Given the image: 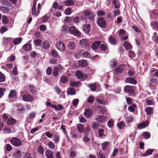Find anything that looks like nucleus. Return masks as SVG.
Wrapping results in <instances>:
<instances>
[{"label":"nucleus","instance_id":"nucleus-1","mask_svg":"<svg viewBox=\"0 0 158 158\" xmlns=\"http://www.w3.org/2000/svg\"><path fill=\"white\" fill-rule=\"evenodd\" d=\"M84 15L87 16V18L89 19L91 23H94L95 14L92 11L89 10H85L83 12Z\"/></svg>","mask_w":158,"mask_h":158},{"label":"nucleus","instance_id":"nucleus-2","mask_svg":"<svg viewBox=\"0 0 158 158\" xmlns=\"http://www.w3.org/2000/svg\"><path fill=\"white\" fill-rule=\"evenodd\" d=\"M56 47L60 52H64L66 49V46L62 41H60L57 43L56 45Z\"/></svg>","mask_w":158,"mask_h":158},{"label":"nucleus","instance_id":"nucleus-3","mask_svg":"<svg viewBox=\"0 0 158 158\" xmlns=\"http://www.w3.org/2000/svg\"><path fill=\"white\" fill-rule=\"evenodd\" d=\"M11 143L14 146L18 147L21 145V141L18 138L12 137L11 139Z\"/></svg>","mask_w":158,"mask_h":158},{"label":"nucleus","instance_id":"nucleus-4","mask_svg":"<svg viewBox=\"0 0 158 158\" xmlns=\"http://www.w3.org/2000/svg\"><path fill=\"white\" fill-rule=\"evenodd\" d=\"M21 97H22L23 100L26 102H31L33 99V97L29 94L21 95Z\"/></svg>","mask_w":158,"mask_h":158},{"label":"nucleus","instance_id":"nucleus-5","mask_svg":"<svg viewBox=\"0 0 158 158\" xmlns=\"http://www.w3.org/2000/svg\"><path fill=\"white\" fill-rule=\"evenodd\" d=\"M97 23L101 27L104 28L106 27V24L104 19L102 18H99L97 21Z\"/></svg>","mask_w":158,"mask_h":158},{"label":"nucleus","instance_id":"nucleus-6","mask_svg":"<svg viewBox=\"0 0 158 158\" xmlns=\"http://www.w3.org/2000/svg\"><path fill=\"white\" fill-rule=\"evenodd\" d=\"M80 44L82 47L88 48L89 46V40L85 39L81 40L80 41Z\"/></svg>","mask_w":158,"mask_h":158},{"label":"nucleus","instance_id":"nucleus-7","mask_svg":"<svg viewBox=\"0 0 158 158\" xmlns=\"http://www.w3.org/2000/svg\"><path fill=\"white\" fill-rule=\"evenodd\" d=\"M69 32L72 34L77 36L78 34V31L74 26H71L69 29Z\"/></svg>","mask_w":158,"mask_h":158},{"label":"nucleus","instance_id":"nucleus-8","mask_svg":"<svg viewBox=\"0 0 158 158\" xmlns=\"http://www.w3.org/2000/svg\"><path fill=\"white\" fill-rule=\"evenodd\" d=\"M149 122L147 121H144L142 123L138 124L137 125V128L139 129H141L147 127L148 126Z\"/></svg>","mask_w":158,"mask_h":158},{"label":"nucleus","instance_id":"nucleus-9","mask_svg":"<svg viewBox=\"0 0 158 158\" xmlns=\"http://www.w3.org/2000/svg\"><path fill=\"white\" fill-rule=\"evenodd\" d=\"M125 81L127 83H129L133 84H136L137 83V81L131 77H129L126 78Z\"/></svg>","mask_w":158,"mask_h":158},{"label":"nucleus","instance_id":"nucleus-10","mask_svg":"<svg viewBox=\"0 0 158 158\" xmlns=\"http://www.w3.org/2000/svg\"><path fill=\"white\" fill-rule=\"evenodd\" d=\"M124 92L126 93L132 94L134 92V90L132 87L129 85H126L124 88Z\"/></svg>","mask_w":158,"mask_h":158},{"label":"nucleus","instance_id":"nucleus-11","mask_svg":"<svg viewBox=\"0 0 158 158\" xmlns=\"http://www.w3.org/2000/svg\"><path fill=\"white\" fill-rule=\"evenodd\" d=\"M124 67L123 65H120L114 70V72L117 74L120 73L124 69Z\"/></svg>","mask_w":158,"mask_h":158},{"label":"nucleus","instance_id":"nucleus-12","mask_svg":"<svg viewBox=\"0 0 158 158\" xmlns=\"http://www.w3.org/2000/svg\"><path fill=\"white\" fill-rule=\"evenodd\" d=\"M84 114L86 117L90 118L92 115V111L89 109H87L85 110Z\"/></svg>","mask_w":158,"mask_h":158},{"label":"nucleus","instance_id":"nucleus-13","mask_svg":"<svg viewBox=\"0 0 158 158\" xmlns=\"http://www.w3.org/2000/svg\"><path fill=\"white\" fill-rule=\"evenodd\" d=\"M68 80V78L67 76L62 75L60 77L59 82L61 83L64 84L67 83Z\"/></svg>","mask_w":158,"mask_h":158},{"label":"nucleus","instance_id":"nucleus-14","mask_svg":"<svg viewBox=\"0 0 158 158\" xmlns=\"http://www.w3.org/2000/svg\"><path fill=\"white\" fill-rule=\"evenodd\" d=\"M105 117L102 115L97 116L96 118V120L100 123H102L105 121Z\"/></svg>","mask_w":158,"mask_h":158},{"label":"nucleus","instance_id":"nucleus-15","mask_svg":"<svg viewBox=\"0 0 158 158\" xmlns=\"http://www.w3.org/2000/svg\"><path fill=\"white\" fill-rule=\"evenodd\" d=\"M90 30V26L88 24H85L83 27V30L85 33H89Z\"/></svg>","mask_w":158,"mask_h":158},{"label":"nucleus","instance_id":"nucleus-16","mask_svg":"<svg viewBox=\"0 0 158 158\" xmlns=\"http://www.w3.org/2000/svg\"><path fill=\"white\" fill-rule=\"evenodd\" d=\"M100 44L99 41H96L94 42L92 45V48L93 50H96L98 48Z\"/></svg>","mask_w":158,"mask_h":158},{"label":"nucleus","instance_id":"nucleus-17","mask_svg":"<svg viewBox=\"0 0 158 158\" xmlns=\"http://www.w3.org/2000/svg\"><path fill=\"white\" fill-rule=\"evenodd\" d=\"M45 155L47 158H54L53 157V153L51 150H47L45 152Z\"/></svg>","mask_w":158,"mask_h":158},{"label":"nucleus","instance_id":"nucleus-18","mask_svg":"<svg viewBox=\"0 0 158 158\" xmlns=\"http://www.w3.org/2000/svg\"><path fill=\"white\" fill-rule=\"evenodd\" d=\"M16 91L15 90H12L10 91L8 97L10 98H14L16 97Z\"/></svg>","mask_w":158,"mask_h":158},{"label":"nucleus","instance_id":"nucleus-19","mask_svg":"<svg viewBox=\"0 0 158 158\" xmlns=\"http://www.w3.org/2000/svg\"><path fill=\"white\" fill-rule=\"evenodd\" d=\"M112 4L114 5V8L115 9H118L120 7V4L118 0H113Z\"/></svg>","mask_w":158,"mask_h":158},{"label":"nucleus","instance_id":"nucleus-20","mask_svg":"<svg viewBox=\"0 0 158 158\" xmlns=\"http://www.w3.org/2000/svg\"><path fill=\"white\" fill-rule=\"evenodd\" d=\"M123 46L127 50H130L132 48L131 44L127 42H125L123 44Z\"/></svg>","mask_w":158,"mask_h":158},{"label":"nucleus","instance_id":"nucleus-21","mask_svg":"<svg viewBox=\"0 0 158 158\" xmlns=\"http://www.w3.org/2000/svg\"><path fill=\"white\" fill-rule=\"evenodd\" d=\"M67 92L69 95H73L75 94V89L72 88H69L67 89Z\"/></svg>","mask_w":158,"mask_h":158},{"label":"nucleus","instance_id":"nucleus-22","mask_svg":"<svg viewBox=\"0 0 158 158\" xmlns=\"http://www.w3.org/2000/svg\"><path fill=\"white\" fill-rule=\"evenodd\" d=\"M22 39L21 37H19L15 39L13 41L14 45H16L20 44L22 41Z\"/></svg>","mask_w":158,"mask_h":158},{"label":"nucleus","instance_id":"nucleus-23","mask_svg":"<svg viewBox=\"0 0 158 158\" xmlns=\"http://www.w3.org/2000/svg\"><path fill=\"white\" fill-rule=\"evenodd\" d=\"M23 49L26 51H28L30 50L31 48V45L30 44H26L23 46Z\"/></svg>","mask_w":158,"mask_h":158},{"label":"nucleus","instance_id":"nucleus-24","mask_svg":"<svg viewBox=\"0 0 158 158\" xmlns=\"http://www.w3.org/2000/svg\"><path fill=\"white\" fill-rule=\"evenodd\" d=\"M153 152V150L152 149H149L147 150L145 152L142 154L143 156L146 157L151 155Z\"/></svg>","mask_w":158,"mask_h":158},{"label":"nucleus","instance_id":"nucleus-25","mask_svg":"<svg viewBox=\"0 0 158 158\" xmlns=\"http://www.w3.org/2000/svg\"><path fill=\"white\" fill-rule=\"evenodd\" d=\"M117 64L116 60L114 59L111 60L110 62V66L111 68L115 67Z\"/></svg>","mask_w":158,"mask_h":158},{"label":"nucleus","instance_id":"nucleus-26","mask_svg":"<svg viewBox=\"0 0 158 158\" xmlns=\"http://www.w3.org/2000/svg\"><path fill=\"white\" fill-rule=\"evenodd\" d=\"M16 122V121L15 119L13 118H10L8 120L7 123L8 125H12L15 124Z\"/></svg>","mask_w":158,"mask_h":158},{"label":"nucleus","instance_id":"nucleus-27","mask_svg":"<svg viewBox=\"0 0 158 158\" xmlns=\"http://www.w3.org/2000/svg\"><path fill=\"white\" fill-rule=\"evenodd\" d=\"M41 4L40 3H39L38 5L37 6V11H36V8L35 9V13H32V15H35V16H37L40 13V9L41 8Z\"/></svg>","mask_w":158,"mask_h":158},{"label":"nucleus","instance_id":"nucleus-28","mask_svg":"<svg viewBox=\"0 0 158 158\" xmlns=\"http://www.w3.org/2000/svg\"><path fill=\"white\" fill-rule=\"evenodd\" d=\"M50 45L49 42L47 41H45L44 42L42 45V47L44 49H47L49 48Z\"/></svg>","mask_w":158,"mask_h":158},{"label":"nucleus","instance_id":"nucleus-29","mask_svg":"<svg viewBox=\"0 0 158 158\" xmlns=\"http://www.w3.org/2000/svg\"><path fill=\"white\" fill-rule=\"evenodd\" d=\"M87 75L85 73H83L80 71V79L81 80H85L86 79Z\"/></svg>","mask_w":158,"mask_h":158},{"label":"nucleus","instance_id":"nucleus-30","mask_svg":"<svg viewBox=\"0 0 158 158\" xmlns=\"http://www.w3.org/2000/svg\"><path fill=\"white\" fill-rule=\"evenodd\" d=\"M124 117L126 118V120L127 122L129 123L132 122L133 120V118L131 116H128L127 114L124 115Z\"/></svg>","mask_w":158,"mask_h":158},{"label":"nucleus","instance_id":"nucleus-31","mask_svg":"<svg viewBox=\"0 0 158 158\" xmlns=\"http://www.w3.org/2000/svg\"><path fill=\"white\" fill-rule=\"evenodd\" d=\"M117 126L119 129H121L125 127V124L123 122L120 121L118 123Z\"/></svg>","mask_w":158,"mask_h":158},{"label":"nucleus","instance_id":"nucleus-32","mask_svg":"<svg viewBox=\"0 0 158 158\" xmlns=\"http://www.w3.org/2000/svg\"><path fill=\"white\" fill-rule=\"evenodd\" d=\"M1 11L3 13H6L9 12V9L4 6H2L0 8Z\"/></svg>","mask_w":158,"mask_h":158},{"label":"nucleus","instance_id":"nucleus-33","mask_svg":"<svg viewBox=\"0 0 158 158\" xmlns=\"http://www.w3.org/2000/svg\"><path fill=\"white\" fill-rule=\"evenodd\" d=\"M145 111L147 114H150L153 113V108L151 107H148L145 109Z\"/></svg>","mask_w":158,"mask_h":158},{"label":"nucleus","instance_id":"nucleus-34","mask_svg":"<svg viewBox=\"0 0 158 158\" xmlns=\"http://www.w3.org/2000/svg\"><path fill=\"white\" fill-rule=\"evenodd\" d=\"M109 40L110 43L111 44H114L116 43V40L112 36L109 38Z\"/></svg>","mask_w":158,"mask_h":158},{"label":"nucleus","instance_id":"nucleus-35","mask_svg":"<svg viewBox=\"0 0 158 158\" xmlns=\"http://www.w3.org/2000/svg\"><path fill=\"white\" fill-rule=\"evenodd\" d=\"M136 108V106L135 105L133 104L129 106L128 107V109L130 111L134 112L135 111V109Z\"/></svg>","mask_w":158,"mask_h":158},{"label":"nucleus","instance_id":"nucleus-36","mask_svg":"<svg viewBox=\"0 0 158 158\" xmlns=\"http://www.w3.org/2000/svg\"><path fill=\"white\" fill-rule=\"evenodd\" d=\"M2 23L6 25L9 22V20L7 18V17L5 15H4L2 16Z\"/></svg>","mask_w":158,"mask_h":158},{"label":"nucleus","instance_id":"nucleus-37","mask_svg":"<svg viewBox=\"0 0 158 158\" xmlns=\"http://www.w3.org/2000/svg\"><path fill=\"white\" fill-rule=\"evenodd\" d=\"M38 0H34L33 2V6L31 10L32 13H35V10L36 8V2Z\"/></svg>","mask_w":158,"mask_h":158},{"label":"nucleus","instance_id":"nucleus-38","mask_svg":"<svg viewBox=\"0 0 158 158\" xmlns=\"http://www.w3.org/2000/svg\"><path fill=\"white\" fill-rule=\"evenodd\" d=\"M70 85L72 87H77L79 85V82H72L70 81Z\"/></svg>","mask_w":158,"mask_h":158},{"label":"nucleus","instance_id":"nucleus-39","mask_svg":"<svg viewBox=\"0 0 158 158\" xmlns=\"http://www.w3.org/2000/svg\"><path fill=\"white\" fill-rule=\"evenodd\" d=\"M72 12V9L70 7H68L64 10L65 14L67 15H70Z\"/></svg>","mask_w":158,"mask_h":158},{"label":"nucleus","instance_id":"nucleus-40","mask_svg":"<svg viewBox=\"0 0 158 158\" xmlns=\"http://www.w3.org/2000/svg\"><path fill=\"white\" fill-rule=\"evenodd\" d=\"M59 73V69L57 68H54L53 70V75L55 76H57Z\"/></svg>","mask_w":158,"mask_h":158},{"label":"nucleus","instance_id":"nucleus-41","mask_svg":"<svg viewBox=\"0 0 158 158\" xmlns=\"http://www.w3.org/2000/svg\"><path fill=\"white\" fill-rule=\"evenodd\" d=\"M87 65V61L85 60H81L80 61V65L81 67L85 66Z\"/></svg>","mask_w":158,"mask_h":158},{"label":"nucleus","instance_id":"nucleus-42","mask_svg":"<svg viewBox=\"0 0 158 158\" xmlns=\"http://www.w3.org/2000/svg\"><path fill=\"white\" fill-rule=\"evenodd\" d=\"M97 156L98 158H105V156L101 151L97 153Z\"/></svg>","mask_w":158,"mask_h":158},{"label":"nucleus","instance_id":"nucleus-43","mask_svg":"<svg viewBox=\"0 0 158 158\" xmlns=\"http://www.w3.org/2000/svg\"><path fill=\"white\" fill-rule=\"evenodd\" d=\"M109 143L107 142H105L102 144V148L103 151L105 150L108 145Z\"/></svg>","mask_w":158,"mask_h":158},{"label":"nucleus","instance_id":"nucleus-44","mask_svg":"<svg viewBox=\"0 0 158 158\" xmlns=\"http://www.w3.org/2000/svg\"><path fill=\"white\" fill-rule=\"evenodd\" d=\"M64 3L68 6L73 5L74 4V2L73 0H66L65 2Z\"/></svg>","mask_w":158,"mask_h":158},{"label":"nucleus","instance_id":"nucleus-45","mask_svg":"<svg viewBox=\"0 0 158 158\" xmlns=\"http://www.w3.org/2000/svg\"><path fill=\"white\" fill-rule=\"evenodd\" d=\"M60 138L59 136L57 135H54L53 137V140L55 143H57L59 141Z\"/></svg>","mask_w":158,"mask_h":158},{"label":"nucleus","instance_id":"nucleus-46","mask_svg":"<svg viewBox=\"0 0 158 158\" xmlns=\"http://www.w3.org/2000/svg\"><path fill=\"white\" fill-rule=\"evenodd\" d=\"M51 53L54 57H56L58 55L57 51L53 49H52Z\"/></svg>","mask_w":158,"mask_h":158},{"label":"nucleus","instance_id":"nucleus-47","mask_svg":"<svg viewBox=\"0 0 158 158\" xmlns=\"http://www.w3.org/2000/svg\"><path fill=\"white\" fill-rule=\"evenodd\" d=\"M48 146L50 148L52 149H54L55 148V145L54 143L52 141H50L48 143Z\"/></svg>","mask_w":158,"mask_h":158},{"label":"nucleus","instance_id":"nucleus-48","mask_svg":"<svg viewBox=\"0 0 158 158\" xmlns=\"http://www.w3.org/2000/svg\"><path fill=\"white\" fill-rule=\"evenodd\" d=\"M68 45L69 48L70 49H73L75 47V44L73 42H69Z\"/></svg>","mask_w":158,"mask_h":158},{"label":"nucleus","instance_id":"nucleus-49","mask_svg":"<svg viewBox=\"0 0 158 158\" xmlns=\"http://www.w3.org/2000/svg\"><path fill=\"white\" fill-rule=\"evenodd\" d=\"M98 133L101 137L104 136V131L102 129H99L98 131Z\"/></svg>","mask_w":158,"mask_h":158},{"label":"nucleus","instance_id":"nucleus-50","mask_svg":"<svg viewBox=\"0 0 158 158\" xmlns=\"http://www.w3.org/2000/svg\"><path fill=\"white\" fill-rule=\"evenodd\" d=\"M143 135L146 139H148L150 137V135L149 132H146L143 133Z\"/></svg>","mask_w":158,"mask_h":158},{"label":"nucleus","instance_id":"nucleus-51","mask_svg":"<svg viewBox=\"0 0 158 158\" xmlns=\"http://www.w3.org/2000/svg\"><path fill=\"white\" fill-rule=\"evenodd\" d=\"M105 12L102 10H99L97 12V14L98 16H103L105 15Z\"/></svg>","mask_w":158,"mask_h":158},{"label":"nucleus","instance_id":"nucleus-52","mask_svg":"<svg viewBox=\"0 0 158 158\" xmlns=\"http://www.w3.org/2000/svg\"><path fill=\"white\" fill-rule=\"evenodd\" d=\"M29 90L31 93H35V88L32 85L29 86Z\"/></svg>","mask_w":158,"mask_h":158},{"label":"nucleus","instance_id":"nucleus-53","mask_svg":"<svg viewBox=\"0 0 158 158\" xmlns=\"http://www.w3.org/2000/svg\"><path fill=\"white\" fill-rule=\"evenodd\" d=\"M5 77L4 75L0 72V82H2L5 81Z\"/></svg>","mask_w":158,"mask_h":158},{"label":"nucleus","instance_id":"nucleus-54","mask_svg":"<svg viewBox=\"0 0 158 158\" xmlns=\"http://www.w3.org/2000/svg\"><path fill=\"white\" fill-rule=\"evenodd\" d=\"M52 69L50 67H48L46 69V74L48 75H51L52 72Z\"/></svg>","mask_w":158,"mask_h":158},{"label":"nucleus","instance_id":"nucleus-55","mask_svg":"<svg viewBox=\"0 0 158 158\" xmlns=\"http://www.w3.org/2000/svg\"><path fill=\"white\" fill-rule=\"evenodd\" d=\"M89 87L91 89V90L94 91L95 90L96 87L95 84H91L89 85Z\"/></svg>","mask_w":158,"mask_h":158},{"label":"nucleus","instance_id":"nucleus-56","mask_svg":"<svg viewBox=\"0 0 158 158\" xmlns=\"http://www.w3.org/2000/svg\"><path fill=\"white\" fill-rule=\"evenodd\" d=\"M49 18V17L47 15H44L43 17V19H42V22L43 23H45L47 21Z\"/></svg>","mask_w":158,"mask_h":158},{"label":"nucleus","instance_id":"nucleus-57","mask_svg":"<svg viewBox=\"0 0 158 158\" xmlns=\"http://www.w3.org/2000/svg\"><path fill=\"white\" fill-rule=\"evenodd\" d=\"M41 42L42 41L40 39H37L34 41V44L36 46L40 45Z\"/></svg>","mask_w":158,"mask_h":158},{"label":"nucleus","instance_id":"nucleus-58","mask_svg":"<svg viewBox=\"0 0 158 158\" xmlns=\"http://www.w3.org/2000/svg\"><path fill=\"white\" fill-rule=\"evenodd\" d=\"M82 55L83 57L87 58H89L91 56L90 54L88 52H85L83 53Z\"/></svg>","mask_w":158,"mask_h":158},{"label":"nucleus","instance_id":"nucleus-59","mask_svg":"<svg viewBox=\"0 0 158 158\" xmlns=\"http://www.w3.org/2000/svg\"><path fill=\"white\" fill-rule=\"evenodd\" d=\"M100 48L102 51L105 52L106 51L107 48L105 44H102L100 46Z\"/></svg>","mask_w":158,"mask_h":158},{"label":"nucleus","instance_id":"nucleus-60","mask_svg":"<svg viewBox=\"0 0 158 158\" xmlns=\"http://www.w3.org/2000/svg\"><path fill=\"white\" fill-rule=\"evenodd\" d=\"M83 139V141L85 143H88L90 140V139L88 137L87 135H85Z\"/></svg>","mask_w":158,"mask_h":158},{"label":"nucleus","instance_id":"nucleus-61","mask_svg":"<svg viewBox=\"0 0 158 158\" xmlns=\"http://www.w3.org/2000/svg\"><path fill=\"white\" fill-rule=\"evenodd\" d=\"M12 149V146L9 144H7L6 146V149L7 151H10Z\"/></svg>","mask_w":158,"mask_h":158},{"label":"nucleus","instance_id":"nucleus-62","mask_svg":"<svg viewBox=\"0 0 158 158\" xmlns=\"http://www.w3.org/2000/svg\"><path fill=\"white\" fill-rule=\"evenodd\" d=\"M38 152L40 154H43L44 152L43 148L40 146H39L38 148Z\"/></svg>","mask_w":158,"mask_h":158},{"label":"nucleus","instance_id":"nucleus-63","mask_svg":"<svg viewBox=\"0 0 158 158\" xmlns=\"http://www.w3.org/2000/svg\"><path fill=\"white\" fill-rule=\"evenodd\" d=\"M120 11L119 10H113V12L114 13V15L115 16H117L119 15Z\"/></svg>","mask_w":158,"mask_h":158},{"label":"nucleus","instance_id":"nucleus-64","mask_svg":"<svg viewBox=\"0 0 158 158\" xmlns=\"http://www.w3.org/2000/svg\"><path fill=\"white\" fill-rule=\"evenodd\" d=\"M8 30L7 28L5 27H2L0 30V32L1 33H3L6 31Z\"/></svg>","mask_w":158,"mask_h":158}]
</instances>
